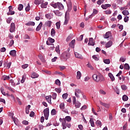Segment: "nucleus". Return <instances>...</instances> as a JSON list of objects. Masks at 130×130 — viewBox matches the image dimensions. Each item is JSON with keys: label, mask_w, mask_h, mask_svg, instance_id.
I'll return each instance as SVG.
<instances>
[{"label": "nucleus", "mask_w": 130, "mask_h": 130, "mask_svg": "<svg viewBox=\"0 0 130 130\" xmlns=\"http://www.w3.org/2000/svg\"><path fill=\"white\" fill-rule=\"evenodd\" d=\"M82 94V90L79 88L75 89V95L77 98H80V94Z\"/></svg>", "instance_id": "20e7f679"}, {"label": "nucleus", "mask_w": 130, "mask_h": 130, "mask_svg": "<svg viewBox=\"0 0 130 130\" xmlns=\"http://www.w3.org/2000/svg\"><path fill=\"white\" fill-rule=\"evenodd\" d=\"M60 109H62V110H63L64 109V104L63 103H61L60 104Z\"/></svg>", "instance_id": "de8ad7c7"}, {"label": "nucleus", "mask_w": 130, "mask_h": 130, "mask_svg": "<svg viewBox=\"0 0 130 130\" xmlns=\"http://www.w3.org/2000/svg\"><path fill=\"white\" fill-rule=\"evenodd\" d=\"M75 57H77V58H80L81 59H82V58H83L82 55H81V54H79L78 52H75Z\"/></svg>", "instance_id": "4be33fe9"}, {"label": "nucleus", "mask_w": 130, "mask_h": 130, "mask_svg": "<svg viewBox=\"0 0 130 130\" xmlns=\"http://www.w3.org/2000/svg\"><path fill=\"white\" fill-rule=\"evenodd\" d=\"M89 122L92 127H94V126H95V124L94 123V120H93V118H90Z\"/></svg>", "instance_id": "2f4dec72"}, {"label": "nucleus", "mask_w": 130, "mask_h": 130, "mask_svg": "<svg viewBox=\"0 0 130 130\" xmlns=\"http://www.w3.org/2000/svg\"><path fill=\"white\" fill-rule=\"evenodd\" d=\"M31 108V106L30 105H28L26 108H25V112L26 114H29V109Z\"/></svg>", "instance_id": "cd10ccee"}, {"label": "nucleus", "mask_w": 130, "mask_h": 130, "mask_svg": "<svg viewBox=\"0 0 130 130\" xmlns=\"http://www.w3.org/2000/svg\"><path fill=\"white\" fill-rule=\"evenodd\" d=\"M51 7H53L54 9H56L57 8L60 11H61L64 9V7H63V5L62 4L57 2V3H51Z\"/></svg>", "instance_id": "f03ea898"}, {"label": "nucleus", "mask_w": 130, "mask_h": 130, "mask_svg": "<svg viewBox=\"0 0 130 130\" xmlns=\"http://www.w3.org/2000/svg\"><path fill=\"white\" fill-rule=\"evenodd\" d=\"M51 35L52 37H54V36H55V30L54 28H52L51 30Z\"/></svg>", "instance_id": "7c9ffc66"}, {"label": "nucleus", "mask_w": 130, "mask_h": 130, "mask_svg": "<svg viewBox=\"0 0 130 130\" xmlns=\"http://www.w3.org/2000/svg\"><path fill=\"white\" fill-rule=\"evenodd\" d=\"M111 7V5L110 4H104L101 6V8L103 9V10H107L108 8H110Z\"/></svg>", "instance_id": "9d476101"}, {"label": "nucleus", "mask_w": 130, "mask_h": 130, "mask_svg": "<svg viewBox=\"0 0 130 130\" xmlns=\"http://www.w3.org/2000/svg\"><path fill=\"white\" fill-rule=\"evenodd\" d=\"M84 37V36L83 35H81L79 38L78 39V40L79 41H82L83 40V38Z\"/></svg>", "instance_id": "680f3d73"}, {"label": "nucleus", "mask_w": 130, "mask_h": 130, "mask_svg": "<svg viewBox=\"0 0 130 130\" xmlns=\"http://www.w3.org/2000/svg\"><path fill=\"white\" fill-rule=\"evenodd\" d=\"M70 57V54L67 53H63L61 55V58H64V59H68Z\"/></svg>", "instance_id": "0eeeda50"}, {"label": "nucleus", "mask_w": 130, "mask_h": 130, "mask_svg": "<svg viewBox=\"0 0 130 130\" xmlns=\"http://www.w3.org/2000/svg\"><path fill=\"white\" fill-rule=\"evenodd\" d=\"M121 88L122 90H123V91H125V90H126L127 89V86H126V85L123 84L121 86Z\"/></svg>", "instance_id": "72a5a7b5"}, {"label": "nucleus", "mask_w": 130, "mask_h": 130, "mask_svg": "<svg viewBox=\"0 0 130 130\" xmlns=\"http://www.w3.org/2000/svg\"><path fill=\"white\" fill-rule=\"evenodd\" d=\"M56 26L57 29H59L60 28V23H59V22H57L56 23Z\"/></svg>", "instance_id": "4d7b16f0"}, {"label": "nucleus", "mask_w": 130, "mask_h": 130, "mask_svg": "<svg viewBox=\"0 0 130 130\" xmlns=\"http://www.w3.org/2000/svg\"><path fill=\"white\" fill-rule=\"evenodd\" d=\"M122 13L123 14V15H124V16H128V15H129V13L127 10H123L122 12Z\"/></svg>", "instance_id": "c756f323"}, {"label": "nucleus", "mask_w": 130, "mask_h": 130, "mask_svg": "<svg viewBox=\"0 0 130 130\" xmlns=\"http://www.w3.org/2000/svg\"><path fill=\"white\" fill-rule=\"evenodd\" d=\"M87 67L88 68H89V69H90V70H94V68L93 67V66H92V65H91V64H87Z\"/></svg>", "instance_id": "e2e57ef3"}, {"label": "nucleus", "mask_w": 130, "mask_h": 130, "mask_svg": "<svg viewBox=\"0 0 130 130\" xmlns=\"http://www.w3.org/2000/svg\"><path fill=\"white\" fill-rule=\"evenodd\" d=\"M55 84L56 85H58V86H60V81L58 79H56L55 80Z\"/></svg>", "instance_id": "864d4df0"}, {"label": "nucleus", "mask_w": 130, "mask_h": 130, "mask_svg": "<svg viewBox=\"0 0 130 130\" xmlns=\"http://www.w3.org/2000/svg\"><path fill=\"white\" fill-rule=\"evenodd\" d=\"M45 17L48 20H50V19H51V15L49 14H46Z\"/></svg>", "instance_id": "a18cd8bd"}, {"label": "nucleus", "mask_w": 130, "mask_h": 130, "mask_svg": "<svg viewBox=\"0 0 130 130\" xmlns=\"http://www.w3.org/2000/svg\"><path fill=\"white\" fill-rule=\"evenodd\" d=\"M30 4H27V7L25 8V11L26 12H29L30 11Z\"/></svg>", "instance_id": "e433bc0d"}, {"label": "nucleus", "mask_w": 130, "mask_h": 130, "mask_svg": "<svg viewBox=\"0 0 130 130\" xmlns=\"http://www.w3.org/2000/svg\"><path fill=\"white\" fill-rule=\"evenodd\" d=\"M88 45H91V46H94L95 45V40L93 38H90L88 42Z\"/></svg>", "instance_id": "423d86ee"}, {"label": "nucleus", "mask_w": 130, "mask_h": 130, "mask_svg": "<svg viewBox=\"0 0 130 130\" xmlns=\"http://www.w3.org/2000/svg\"><path fill=\"white\" fill-rule=\"evenodd\" d=\"M64 119H66V120H67V121L70 122L71 121V120H72V118L71 117V116H68L65 117Z\"/></svg>", "instance_id": "ea45409f"}, {"label": "nucleus", "mask_w": 130, "mask_h": 130, "mask_svg": "<svg viewBox=\"0 0 130 130\" xmlns=\"http://www.w3.org/2000/svg\"><path fill=\"white\" fill-rule=\"evenodd\" d=\"M51 24H52L51 21L48 20L45 22V25L47 27H51Z\"/></svg>", "instance_id": "aec40b11"}, {"label": "nucleus", "mask_w": 130, "mask_h": 130, "mask_svg": "<svg viewBox=\"0 0 130 130\" xmlns=\"http://www.w3.org/2000/svg\"><path fill=\"white\" fill-rule=\"evenodd\" d=\"M108 76H109L110 79H111L112 82H113V81H115V78H114V76H113V75H112V73H109L108 74Z\"/></svg>", "instance_id": "dca6fc26"}, {"label": "nucleus", "mask_w": 130, "mask_h": 130, "mask_svg": "<svg viewBox=\"0 0 130 130\" xmlns=\"http://www.w3.org/2000/svg\"><path fill=\"white\" fill-rule=\"evenodd\" d=\"M92 58H93V59H95V60H99V58H98V57H97V56H96L95 55L92 56Z\"/></svg>", "instance_id": "774afa93"}, {"label": "nucleus", "mask_w": 130, "mask_h": 130, "mask_svg": "<svg viewBox=\"0 0 130 130\" xmlns=\"http://www.w3.org/2000/svg\"><path fill=\"white\" fill-rule=\"evenodd\" d=\"M62 129H66L67 128V120L63 118V122H62Z\"/></svg>", "instance_id": "9b49d317"}, {"label": "nucleus", "mask_w": 130, "mask_h": 130, "mask_svg": "<svg viewBox=\"0 0 130 130\" xmlns=\"http://www.w3.org/2000/svg\"><path fill=\"white\" fill-rule=\"evenodd\" d=\"M104 62H105L106 64H109L110 63V59H106L104 60Z\"/></svg>", "instance_id": "58836bf2"}, {"label": "nucleus", "mask_w": 130, "mask_h": 130, "mask_svg": "<svg viewBox=\"0 0 130 130\" xmlns=\"http://www.w3.org/2000/svg\"><path fill=\"white\" fill-rule=\"evenodd\" d=\"M46 100L50 104L51 103V95L46 96Z\"/></svg>", "instance_id": "5701e85b"}, {"label": "nucleus", "mask_w": 130, "mask_h": 130, "mask_svg": "<svg viewBox=\"0 0 130 130\" xmlns=\"http://www.w3.org/2000/svg\"><path fill=\"white\" fill-rule=\"evenodd\" d=\"M105 1V0H99L98 1H97L96 4H97L98 5H101V4H103V3H104V1Z\"/></svg>", "instance_id": "c03bdc74"}, {"label": "nucleus", "mask_w": 130, "mask_h": 130, "mask_svg": "<svg viewBox=\"0 0 130 130\" xmlns=\"http://www.w3.org/2000/svg\"><path fill=\"white\" fill-rule=\"evenodd\" d=\"M123 101H127L128 100V97L126 95H124L122 96Z\"/></svg>", "instance_id": "473e14b6"}, {"label": "nucleus", "mask_w": 130, "mask_h": 130, "mask_svg": "<svg viewBox=\"0 0 130 130\" xmlns=\"http://www.w3.org/2000/svg\"><path fill=\"white\" fill-rule=\"evenodd\" d=\"M23 5L19 4L18 7V9L19 11H22V10H23Z\"/></svg>", "instance_id": "79ce46f5"}, {"label": "nucleus", "mask_w": 130, "mask_h": 130, "mask_svg": "<svg viewBox=\"0 0 130 130\" xmlns=\"http://www.w3.org/2000/svg\"><path fill=\"white\" fill-rule=\"evenodd\" d=\"M38 77H39V75L35 72H34L32 74H31V78L32 79H36V78H38Z\"/></svg>", "instance_id": "ddd939ff"}, {"label": "nucleus", "mask_w": 130, "mask_h": 130, "mask_svg": "<svg viewBox=\"0 0 130 130\" xmlns=\"http://www.w3.org/2000/svg\"><path fill=\"white\" fill-rule=\"evenodd\" d=\"M56 96H57V94H56V93H53L52 95V99H53L54 100H55V99H56Z\"/></svg>", "instance_id": "49530a36"}, {"label": "nucleus", "mask_w": 130, "mask_h": 130, "mask_svg": "<svg viewBox=\"0 0 130 130\" xmlns=\"http://www.w3.org/2000/svg\"><path fill=\"white\" fill-rule=\"evenodd\" d=\"M16 50H11L10 52V54L12 56H16Z\"/></svg>", "instance_id": "bb28decb"}, {"label": "nucleus", "mask_w": 130, "mask_h": 130, "mask_svg": "<svg viewBox=\"0 0 130 130\" xmlns=\"http://www.w3.org/2000/svg\"><path fill=\"white\" fill-rule=\"evenodd\" d=\"M43 72H44V73H46V74H47V75H51V71H47V70H43Z\"/></svg>", "instance_id": "3c124183"}, {"label": "nucleus", "mask_w": 130, "mask_h": 130, "mask_svg": "<svg viewBox=\"0 0 130 130\" xmlns=\"http://www.w3.org/2000/svg\"><path fill=\"white\" fill-rule=\"evenodd\" d=\"M63 99H67L68 98V93H64L62 94Z\"/></svg>", "instance_id": "052dcab7"}, {"label": "nucleus", "mask_w": 130, "mask_h": 130, "mask_svg": "<svg viewBox=\"0 0 130 130\" xmlns=\"http://www.w3.org/2000/svg\"><path fill=\"white\" fill-rule=\"evenodd\" d=\"M70 20V16L68 15L67 13L65 14V20L64 22V25H67L68 23H69V20Z\"/></svg>", "instance_id": "1a4fd4ad"}, {"label": "nucleus", "mask_w": 130, "mask_h": 130, "mask_svg": "<svg viewBox=\"0 0 130 130\" xmlns=\"http://www.w3.org/2000/svg\"><path fill=\"white\" fill-rule=\"evenodd\" d=\"M47 5H48V3L45 2L41 5V7L42 9H46V8H47Z\"/></svg>", "instance_id": "f3484780"}, {"label": "nucleus", "mask_w": 130, "mask_h": 130, "mask_svg": "<svg viewBox=\"0 0 130 130\" xmlns=\"http://www.w3.org/2000/svg\"><path fill=\"white\" fill-rule=\"evenodd\" d=\"M26 26H35V22L33 21H29L27 23H25Z\"/></svg>", "instance_id": "412c9836"}, {"label": "nucleus", "mask_w": 130, "mask_h": 130, "mask_svg": "<svg viewBox=\"0 0 130 130\" xmlns=\"http://www.w3.org/2000/svg\"><path fill=\"white\" fill-rule=\"evenodd\" d=\"M51 115H55L56 114V110L54 109H52L51 112Z\"/></svg>", "instance_id": "4c0bfd02"}, {"label": "nucleus", "mask_w": 130, "mask_h": 130, "mask_svg": "<svg viewBox=\"0 0 130 130\" xmlns=\"http://www.w3.org/2000/svg\"><path fill=\"white\" fill-rule=\"evenodd\" d=\"M105 13L106 15H110V14H111V11L110 10H107L105 11Z\"/></svg>", "instance_id": "8fccbe9b"}, {"label": "nucleus", "mask_w": 130, "mask_h": 130, "mask_svg": "<svg viewBox=\"0 0 130 130\" xmlns=\"http://www.w3.org/2000/svg\"><path fill=\"white\" fill-rule=\"evenodd\" d=\"M14 44V40H11L10 41V44H9V46H13Z\"/></svg>", "instance_id": "338daca9"}, {"label": "nucleus", "mask_w": 130, "mask_h": 130, "mask_svg": "<svg viewBox=\"0 0 130 130\" xmlns=\"http://www.w3.org/2000/svg\"><path fill=\"white\" fill-rule=\"evenodd\" d=\"M100 103L101 105H102V106L105 107V108H107V109L110 108V104L105 103L101 101H100Z\"/></svg>", "instance_id": "39448f33"}, {"label": "nucleus", "mask_w": 130, "mask_h": 130, "mask_svg": "<svg viewBox=\"0 0 130 130\" xmlns=\"http://www.w3.org/2000/svg\"><path fill=\"white\" fill-rule=\"evenodd\" d=\"M55 90L57 93H60L61 92V89L60 88H55Z\"/></svg>", "instance_id": "0e129e2a"}, {"label": "nucleus", "mask_w": 130, "mask_h": 130, "mask_svg": "<svg viewBox=\"0 0 130 130\" xmlns=\"http://www.w3.org/2000/svg\"><path fill=\"white\" fill-rule=\"evenodd\" d=\"M128 16H126L124 17V21L125 22V23H126L128 21Z\"/></svg>", "instance_id": "69168bd1"}, {"label": "nucleus", "mask_w": 130, "mask_h": 130, "mask_svg": "<svg viewBox=\"0 0 130 130\" xmlns=\"http://www.w3.org/2000/svg\"><path fill=\"white\" fill-rule=\"evenodd\" d=\"M97 14H98V10L93 9V13L91 15V17H93V16H95V15H97Z\"/></svg>", "instance_id": "c85d7f7f"}, {"label": "nucleus", "mask_w": 130, "mask_h": 130, "mask_svg": "<svg viewBox=\"0 0 130 130\" xmlns=\"http://www.w3.org/2000/svg\"><path fill=\"white\" fill-rule=\"evenodd\" d=\"M80 106H81V103H77L76 104H75V107L76 108H80Z\"/></svg>", "instance_id": "bf43d9fd"}, {"label": "nucleus", "mask_w": 130, "mask_h": 130, "mask_svg": "<svg viewBox=\"0 0 130 130\" xmlns=\"http://www.w3.org/2000/svg\"><path fill=\"white\" fill-rule=\"evenodd\" d=\"M110 36H111V32L108 31L106 33L104 38L106 39H107L109 38V37H110Z\"/></svg>", "instance_id": "4468645a"}, {"label": "nucleus", "mask_w": 130, "mask_h": 130, "mask_svg": "<svg viewBox=\"0 0 130 130\" xmlns=\"http://www.w3.org/2000/svg\"><path fill=\"white\" fill-rule=\"evenodd\" d=\"M81 77H82V73L81 72L78 71L77 72L76 79H77V80H80V79H81Z\"/></svg>", "instance_id": "a211bd4d"}, {"label": "nucleus", "mask_w": 130, "mask_h": 130, "mask_svg": "<svg viewBox=\"0 0 130 130\" xmlns=\"http://www.w3.org/2000/svg\"><path fill=\"white\" fill-rule=\"evenodd\" d=\"M55 51L57 52V53H59L60 52V51H59V46H57L55 48Z\"/></svg>", "instance_id": "5fc2aeb1"}, {"label": "nucleus", "mask_w": 130, "mask_h": 130, "mask_svg": "<svg viewBox=\"0 0 130 130\" xmlns=\"http://www.w3.org/2000/svg\"><path fill=\"white\" fill-rule=\"evenodd\" d=\"M73 4H72V2H69V5H68L69 10H72Z\"/></svg>", "instance_id": "37998d69"}, {"label": "nucleus", "mask_w": 130, "mask_h": 130, "mask_svg": "<svg viewBox=\"0 0 130 130\" xmlns=\"http://www.w3.org/2000/svg\"><path fill=\"white\" fill-rule=\"evenodd\" d=\"M92 78L96 83L99 82H104V81H105V78H104V77L101 74H99V75L94 74L92 76Z\"/></svg>", "instance_id": "f257e3e1"}, {"label": "nucleus", "mask_w": 130, "mask_h": 130, "mask_svg": "<svg viewBox=\"0 0 130 130\" xmlns=\"http://www.w3.org/2000/svg\"><path fill=\"white\" fill-rule=\"evenodd\" d=\"M53 13H54V14H56V15L58 16V17L62 15V13L58 10L54 11Z\"/></svg>", "instance_id": "2eb2a0df"}, {"label": "nucleus", "mask_w": 130, "mask_h": 130, "mask_svg": "<svg viewBox=\"0 0 130 130\" xmlns=\"http://www.w3.org/2000/svg\"><path fill=\"white\" fill-rule=\"evenodd\" d=\"M2 80H3L4 81H7V80H10V76L4 75L2 77Z\"/></svg>", "instance_id": "b1692460"}, {"label": "nucleus", "mask_w": 130, "mask_h": 130, "mask_svg": "<svg viewBox=\"0 0 130 130\" xmlns=\"http://www.w3.org/2000/svg\"><path fill=\"white\" fill-rule=\"evenodd\" d=\"M48 41H49V42H50L51 43H54V39L51 38H48Z\"/></svg>", "instance_id": "13d9d810"}, {"label": "nucleus", "mask_w": 130, "mask_h": 130, "mask_svg": "<svg viewBox=\"0 0 130 130\" xmlns=\"http://www.w3.org/2000/svg\"><path fill=\"white\" fill-rule=\"evenodd\" d=\"M38 56L40 59H41V61H42L43 62H44V61H45V60L44 59V58H43V56H42V55H39Z\"/></svg>", "instance_id": "c9c22d12"}, {"label": "nucleus", "mask_w": 130, "mask_h": 130, "mask_svg": "<svg viewBox=\"0 0 130 130\" xmlns=\"http://www.w3.org/2000/svg\"><path fill=\"white\" fill-rule=\"evenodd\" d=\"M8 16H11L12 15H15V11H11L7 13Z\"/></svg>", "instance_id": "603ef678"}, {"label": "nucleus", "mask_w": 130, "mask_h": 130, "mask_svg": "<svg viewBox=\"0 0 130 130\" xmlns=\"http://www.w3.org/2000/svg\"><path fill=\"white\" fill-rule=\"evenodd\" d=\"M95 124H96L97 126H99V127H101V126H102V123H101V121L99 120L95 122Z\"/></svg>", "instance_id": "393cba45"}, {"label": "nucleus", "mask_w": 130, "mask_h": 130, "mask_svg": "<svg viewBox=\"0 0 130 130\" xmlns=\"http://www.w3.org/2000/svg\"><path fill=\"white\" fill-rule=\"evenodd\" d=\"M43 113L46 120H47L48 119V116H49V109L48 108H46L44 110Z\"/></svg>", "instance_id": "7ed1b4c3"}, {"label": "nucleus", "mask_w": 130, "mask_h": 130, "mask_svg": "<svg viewBox=\"0 0 130 130\" xmlns=\"http://www.w3.org/2000/svg\"><path fill=\"white\" fill-rule=\"evenodd\" d=\"M25 80H26V75H23L22 78L21 80V83H22V84H23V83H24Z\"/></svg>", "instance_id": "f704fd0d"}, {"label": "nucleus", "mask_w": 130, "mask_h": 130, "mask_svg": "<svg viewBox=\"0 0 130 130\" xmlns=\"http://www.w3.org/2000/svg\"><path fill=\"white\" fill-rule=\"evenodd\" d=\"M21 67H22V69L25 70V69H27L29 67V64H24L22 65Z\"/></svg>", "instance_id": "09e8293b"}, {"label": "nucleus", "mask_w": 130, "mask_h": 130, "mask_svg": "<svg viewBox=\"0 0 130 130\" xmlns=\"http://www.w3.org/2000/svg\"><path fill=\"white\" fill-rule=\"evenodd\" d=\"M15 29H16V26L15 25V23H12L11 24V28L10 29V32H11V33H13V32H14L15 31Z\"/></svg>", "instance_id": "6e6552de"}, {"label": "nucleus", "mask_w": 130, "mask_h": 130, "mask_svg": "<svg viewBox=\"0 0 130 130\" xmlns=\"http://www.w3.org/2000/svg\"><path fill=\"white\" fill-rule=\"evenodd\" d=\"M124 69L125 70H129V65H128L127 63H125L124 65Z\"/></svg>", "instance_id": "a19ab883"}, {"label": "nucleus", "mask_w": 130, "mask_h": 130, "mask_svg": "<svg viewBox=\"0 0 130 130\" xmlns=\"http://www.w3.org/2000/svg\"><path fill=\"white\" fill-rule=\"evenodd\" d=\"M42 22H41L39 25L36 28V31H40L41 29V27H42Z\"/></svg>", "instance_id": "a878e982"}, {"label": "nucleus", "mask_w": 130, "mask_h": 130, "mask_svg": "<svg viewBox=\"0 0 130 130\" xmlns=\"http://www.w3.org/2000/svg\"><path fill=\"white\" fill-rule=\"evenodd\" d=\"M44 2L43 0H35L34 4L35 5H40V4H43Z\"/></svg>", "instance_id": "6ab92c4d"}, {"label": "nucleus", "mask_w": 130, "mask_h": 130, "mask_svg": "<svg viewBox=\"0 0 130 130\" xmlns=\"http://www.w3.org/2000/svg\"><path fill=\"white\" fill-rule=\"evenodd\" d=\"M112 41H110L106 44L105 47H106V48H109V47H111V46H112Z\"/></svg>", "instance_id": "f8f14e48"}, {"label": "nucleus", "mask_w": 130, "mask_h": 130, "mask_svg": "<svg viewBox=\"0 0 130 130\" xmlns=\"http://www.w3.org/2000/svg\"><path fill=\"white\" fill-rule=\"evenodd\" d=\"M125 57H121L120 58L119 61H121L122 62H124L125 60Z\"/></svg>", "instance_id": "6e6d98bb"}]
</instances>
